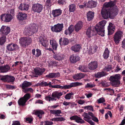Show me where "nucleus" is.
Returning a JSON list of instances; mask_svg holds the SVG:
<instances>
[{"instance_id": "nucleus-44", "label": "nucleus", "mask_w": 125, "mask_h": 125, "mask_svg": "<svg viewBox=\"0 0 125 125\" xmlns=\"http://www.w3.org/2000/svg\"><path fill=\"white\" fill-rule=\"evenodd\" d=\"M65 119L63 117H56L52 118L51 120L52 121H64Z\"/></svg>"}, {"instance_id": "nucleus-19", "label": "nucleus", "mask_w": 125, "mask_h": 125, "mask_svg": "<svg viewBox=\"0 0 125 125\" xmlns=\"http://www.w3.org/2000/svg\"><path fill=\"white\" fill-rule=\"evenodd\" d=\"M27 15L26 14L20 12L17 15V18L19 20L23 21L26 19Z\"/></svg>"}, {"instance_id": "nucleus-29", "label": "nucleus", "mask_w": 125, "mask_h": 125, "mask_svg": "<svg viewBox=\"0 0 125 125\" xmlns=\"http://www.w3.org/2000/svg\"><path fill=\"white\" fill-rule=\"evenodd\" d=\"M97 5V3L96 1L93 0L90 1L87 4V7L93 8L95 7Z\"/></svg>"}, {"instance_id": "nucleus-63", "label": "nucleus", "mask_w": 125, "mask_h": 125, "mask_svg": "<svg viewBox=\"0 0 125 125\" xmlns=\"http://www.w3.org/2000/svg\"><path fill=\"white\" fill-rule=\"evenodd\" d=\"M72 33L70 32V31L68 30L67 29L65 30L64 31V34L66 35H70Z\"/></svg>"}, {"instance_id": "nucleus-24", "label": "nucleus", "mask_w": 125, "mask_h": 125, "mask_svg": "<svg viewBox=\"0 0 125 125\" xmlns=\"http://www.w3.org/2000/svg\"><path fill=\"white\" fill-rule=\"evenodd\" d=\"M86 34L87 37L88 38H90L92 35H96V32H95V31H92L91 29V28L89 27L86 32Z\"/></svg>"}, {"instance_id": "nucleus-38", "label": "nucleus", "mask_w": 125, "mask_h": 125, "mask_svg": "<svg viewBox=\"0 0 125 125\" xmlns=\"http://www.w3.org/2000/svg\"><path fill=\"white\" fill-rule=\"evenodd\" d=\"M69 11L70 12H73L76 9L75 5L74 4L70 5L69 6Z\"/></svg>"}, {"instance_id": "nucleus-39", "label": "nucleus", "mask_w": 125, "mask_h": 125, "mask_svg": "<svg viewBox=\"0 0 125 125\" xmlns=\"http://www.w3.org/2000/svg\"><path fill=\"white\" fill-rule=\"evenodd\" d=\"M53 57L55 59L59 61L62 60L63 58L62 55L59 54L54 55Z\"/></svg>"}, {"instance_id": "nucleus-62", "label": "nucleus", "mask_w": 125, "mask_h": 125, "mask_svg": "<svg viewBox=\"0 0 125 125\" xmlns=\"http://www.w3.org/2000/svg\"><path fill=\"white\" fill-rule=\"evenodd\" d=\"M65 2L64 0H59L58 3L60 5H63L65 4Z\"/></svg>"}, {"instance_id": "nucleus-34", "label": "nucleus", "mask_w": 125, "mask_h": 125, "mask_svg": "<svg viewBox=\"0 0 125 125\" xmlns=\"http://www.w3.org/2000/svg\"><path fill=\"white\" fill-rule=\"evenodd\" d=\"M94 13L89 11L87 14V17L88 20L90 21L92 20L94 17Z\"/></svg>"}, {"instance_id": "nucleus-60", "label": "nucleus", "mask_w": 125, "mask_h": 125, "mask_svg": "<svg viewBox=\"0 0 125 125\" xmlns=\"http://www.w3.org/2000/svg\"><path fill=\"white\" fill-rule=\"evenodd\" d=\"M12 125H20V122L18 121H13Z\"/></svg>"}, {"instance_id": "nucleus-57", "label": "nucleus", "mask_w": 125, "mask_h": 125, "mask_svg": "<svg viewBox=\"0 0 125 125\" xmlns=\"http://www.w3.org/2000/svg\"><path fill=\"white\" fill-rule=\"evenodd\" d=\"M53 124L52 122L49 121H46L44 123V125H52Z\"/></svg>"}, {"instance_id": "nucleus-28", "label": "nucleus", "mask_w": 125, "mask_h": 125, "mask_svg": "<svg viewBox=\"0 0 125 125\" xmlns=\"http://www.w3.org/2000/svg\"><path fill=\"white\" fill-rule=\"evenodd\" d=\"M50 45L51 46L53 49L56 50L57 46L58 44L56 41L53 39L51 40L50 41Z\"/></svg>"}, {"instance_id": "nucleus-45", "label": "nucleus", "mask_w": 125, "mask_h": 125, "mask_svg": "<svg viewBox=\"0 0 125 125\" xmlns=\"http://www.w3.org/2000/svg\"><path fill=\"white\" fill-rule=\"evenodd\" d=\"M6 37L5 36H2L0 38V45L3 44L6 41Z\"/></svg>"}, {"instance_id": "nucleus-18", "label": "nucleus", "mask_w": 125, "mask_h": 125, "mask_svg": "<svg viewBox=\"0 0 125 125\" xmlns=\"http://www.w3.org/2000/svg\"><path fill=\"white\" fill-rule=\"evenodd\" d=\"M62 13V10L60 9L53 10L52 14L54 17H57L61 15Z\"/></svg>"}, {"instance_id": "nucleus-26", "label": "nucleus", "mask_w": 125, "mask_h": 125, "mask_svg": "<svg viewBox=\"0 0 125 125\" xmlns=\"http://www.w3.org/2000/svg\"><path fill=\"white\" fill-rule=\"evenodd\" d=\"M45 69L44 68H37L34 70L35 74L39 75H41L45 71Z\"/></svg>"}, {"instance_id": "nucleus-53", "label": "nucleus", "mask_w": 125, "mask_h": 125, "mask_svg": "<svg viewBox=\"0 0 125 125\" xmlns=\"http://www.w3.org/2000/svg\"><path fill=\"white\" fill-rule=\"evenodd\" d=\"M33 91V90L32 88H26L24 90V92L25 93L28 92H30L31 93H32Z\"/></svg>"}, {"instance_id": "nucleus-7", "label": "nucleus", "mask_w": 125, "mask_h": 125, "mask_svg": "<svg viewBox=\"0 0 125 125\" xmlns=\"http://www.w3.org/2000/svg\"><path fill=\"white\" fill-rule=\"evenodd\" d=\"M123 35V32L121 31H118L115 33L113 38L115 44H117L119 43Z\"/></svg>"}, {"instance_id": "nucleus-27", "label": "nucleus", "mask_w": 125, "mask_h": 125, "mask_svg": "<svg viewBox=\"0 0 125 125\" xmlns=\"http://www.w3.org/2000/svg\"><path fill=\"white\" fill-rule=\"evenodd\" d=\"M31 85V82L25 81L23 82L21 85H20V86L24 90L25 89V88L30 86Z\"/></svg>"}, {"instance_id": "nucleus-37", "label": "nucleus", "mask_w": 125, "mask_h": 125, "mask_svg": "<svg viewBox=\"0 0 125 125\" xmlns=\"http://www.w3.org/2000/svg\"><path fill=\"white\" fill-rule=\"evenodd\" d=\"M79 69L82 72H88L89 71L87 67L85 66H80L79 67Z\"/></svg>"}, {"instance_id": "nucleus-59", "label": "nucleus", "mask_w": 125, "mask_h": 125, "mask_svg": "<svg viewBox=\"0 0 125 125\" xmlns=\"http://www.w3.org/2000/svg\"><path fill=\"white\" fill-rule=\"evenodd\" d=\"M8 75L3 76L1 78V80L5 81H7Z\"/></svg>"}, {"instance_id": "nucleus-1", "label": "nucleus", "mask_w": 125, "mask_h": 125, "mask_svg": "<svg viewBox=\"0 0 125 125\" xmlns=\"http://www.w3.org/2000/svg\"><path fill=\"white\" fill-rule=\"evenodd\" d=\"M115 5V3L111 1L104 4L101 13L104 19H107L109 17L111 18L117 14L118 10Z\"/></svg>"}, {"instance_id": "nucleus-8", "label": "nucleus", "mask_w": 125, "mask_h": 125, "mask_svg": "<svg viewBox=\"0 0 125 125\" xmlns=\"http://www.w3.org/2000/svg\"><path fill=\"white\" fill-rule=\"evenodd\" d=\"M30 98V96L29 94H26L23 97L20 98L18 100V103L19 104V105H24L26 102Z\"/></svg>"}, {"instance_id": "nucleus-54", "label": "nucleus", "mask_w": 125, "mask_h": 125, "mask_svg": "<svg viewBox=\"0 0 125 125\" xmlns=\"http://www.w3.org/2000/svg\"><path fill=\"white\" fill-rule=\"evenodd\" d=\"M36 52L35 56L38 57L41 54V51L39 49H37L36 50Z\"/></svg>"}, {"instance_id": "nucleus-15", "label": "nucleus", "mask_w": 125, "mask_h": 125, "mask_svg": "<svg viewBox=\"0 0 125 125\" xmlns=\"http://www.w3.org/2000/svg\"><path fill=\"white\" fill-rule=\"evenodd\" d=\"M6 48L8 50L12 51L16 49H18L19 48V47L16 44L11 43L8 44Z\"/></svg>"}, {"instance_id": "nucleus-50", "label": "nucleus", "mask_w": 125, "mask_h": 125, "mask_svg": "<svg viewBox=\"0 0 125 125\" xmlns=\"http://www.w3.org/2000/svg\"><path fill=\"white\" fill-rule=\"evenodd\" d=\"M83 108L85 109L88 110H90L92 111H94L93 106L91 105H88L84 106Z\"/></svg>"}, {"instance_id": "nucleus-6", "label": "nucleus", "mask_w": 125, "mask_h": 125, "mask_svg": "<svg viewBox=\"0 0 125 125\" xmlns=\"http://www.w3.org/2000/svg\"><path fill=\"white\" fill-rule=\"evenodd\" d=\"M19 43L21 45L25 47L27 45H29L32 42V39L29 37H23L19 39Z\"/></svg>"}, {"instance_id": "nucleus-20", "label": "nucleus", "mask_w": 125, "mask_h": 125, "mask_svg": "<svg viewBox=\"0 0 125 125\" xmlns=\"http://www.w3.org/2000/svg\"><path fill=\"white\" fill-rule=\"evenodd\" d=\"M63 94V92L55 91L52 93L51 95V96L52 98H54L55 99V101H56V98H57L58 99L60 98V97Z\"/></svg>"}, {"instance_id": "nucleus-23", "label": "nucleus", "mask_w": 125, "mask_h": 125, "mask_svg": "<svg viewBox=\"0 0 125 125\" xmlns=\"http://www.w3.org/2000/svg\"><path fill=\"white\" fill-rule=\"evenodd\" d=\"M80 59L79 56L74 55H71L70 58L71 62L72 63H75L79 61Z\"/></svg>"}, {"instance_id": "nucleus-16", "label": "nucleus", "mask_w": 125, "mask_h": 125, "mask_svg": "<svg viewBox=\"0 0 125 125\" xmlns=\"http://www.w3.org/2000/svg\"><path fill=\"white\" fill-rule=\"evenodd\" d=\"M10 30L9 27L5 26H2L0 29V31L2 34L7 35L10 32Z\"/></svg>"}, {"instance_id": "nucleus-49", "label": "nucleus", "mask_w": 125, "mask_h": 125, "mask_svg": "<svg viewBox=\"0 0 125 125\" xmlns=\"http://www.w3.org/2000/svg\"><path fill=\"white\" fill-rule=\"evenodd\" d=\"M69 42V41L68 39L66 38H64L62 41V45H67Z\"/></svg>"}, {"instance_id": "nucleus-48", "label": "nucleus", "mask_w": 125, "mask_h": 125, "mask_svg": "<svg viewBox=\"0 0 125 125\" xmlns=\"http://www.w3.org/2000/svg\"><path fill=\"white\" fill-rule=\"evenodd\" d=\"M15 80L14 78L12 76L8 75L7 81L8 82H13Z\"/></svg>"}, {"instance_id": "nucleus-58", "label": "nucleus", "mask_w": 125, "mask_h": 125, "mask_svg": "<svg viewBox=\"0 0 125 125\" xmlns=\"http://www.w3.org/2000/svg\"><path fill=\"white\" fill-rule=\"evenodd\" d=\"M95 86L94 84L91 83H87L86 85V87H92Z\"/></svg>"}, {"instance_id": "nucleus-11", "label": "nucleus", "mask_w": 125, "mask_h": 125, "mask_svg": "<svg viewBox=\"0 0 125 125\" xmlns=\"http://www.w3.org/2000/svg\"><path fill=\"white\" fill-rule=\"evenodd\" d=\"M1 19L6 22H10L13 19L12 16L10 14L5 13L1 16Z\"/></svg>"}, {"instance_id": "nucleus-3", "label": "nucleus", "mask_w": 125, "mask_h": 125, "mask_svg": "<svg viewBox=\"0 0 125 125\" xmlns=\"http://www.w3.org/2000/svg\"><path fill=\"white\" fill-rule=\"evenodd\" d=\"M106 23L105 21H103L99 22L95 27L96 32L98 34L102 36H104V26Z\"/></svg>"}, {"instance_id": "nucleus-35", "label": "nucleus", "mask_w": 125, "mask_h": 125, "mask_svg": "<svg viewBox=\"0 0 125 125\" xmlns=\"http://www.w3.org/2000/svg\"><path fill=\"white\" fill-rule=\"evenodd\" d=\"M81 48V47L79 44H76L73 46L71 48L72 50L75 52H78L80 50Z\"/></svg>"}, {"instance_id": "nucleus-36", "label": "nucleus", "mask_w": 125, "mask_h": 125, "mask_svg": "<svg viewBox=\"0 0 125 125\" xmlns=\"http://www.w3.org/2000/svg\"><path fill=\"white\" fill-rule=\"evenodd\" d=\"M110 52L107 48H106L103 54L104 58L105 59H107L109 56Z\"/></svg>"}, {"instance_id": "nucleus-30", "label": "nucleus", "mask_w": 125, "mask_h": 125, "mask_svg": "<svg viewBox=\"0 0 125 125\" xmlns=\"http://www.w3.org/2000/svg\"><path fill=\"white\" fill-rule=\"evenodd\" d=\"M29 7V6L28 4L25 3L23 4H20L19 7V9L21 10H27L28 9Z\"/></svg>"}, {"instance_id": "nucleus-21", "label": "nucleus", "mask_w": 125, "mask_h": 125, "mask_svg": "<svg viewBox=\"0 0 125 125\" xmlns=\"http://www.w3.org/2000/svg\"><path fill=\"white\" fill-rule=\"evenodd\" d=\"M108 30L109 35H111L114 32L115 30V27L111 23H109V25L108 26Z\"/></svg>"}, {"instance_id": "nucleus-46", "label": "nucleus", "mask_w": 125, "mask_h": 125, "mask_svg": "<svg viewBox=\"0 0 125 125\" xmlns=\"http://www.w3.org/2000/svg\"><path fill=\"white\" fill-rule=\"evenodd\" d=\"M73 95V94L72 93H69L67 94L65 96L64 98L67 100H69L72 98V95Z\"/></svg>"}, {"instance_id": "nucleus-9", "label": "nucleus", "mask_w": 125, "mask_h": 125, "mask_svg": "<svg viewBox=\"0 0 125 125\" xmlns=\"http://www.w3.org/2000/svg\"><path fill=\"white\" fill-rule=\"evenodd\" d=\"M63 28V23H58L52 27L51 29L52 31L59 32L62 30Z\"/></svg>"}, {"instance_id": "nucleus-25", "label": "nucleus", "mask_w": 125, "mask_h": 125, "mask_svg": "<svg viewBox=\"0 0 125 125\" xmlns=\"http://www.w3.org/2000/svg\"><path fill=\"white\" fill-rule=\"evenodd\" d=\"M83 24L82 22H78L74 26L75 30L76 32H78L81 30L83 27Z\"/></svg>"}, {"instance_id": "nucleus-10", "label": "nucleus", "mask_w": 125, "mask_h": 125, "mask_svg": "<svg viewBox=\"0 0 125 125\" xmlns=\"http://www.w3.org/2000/svg\"><path fill=\"white\" fill-rule=\"evenodd\" d=\"M43 8L42 5L38 3L33 4L32 7V9L34 12L39 13L42 11Z\"/></svg>"}, {"instance_id": "nucleus-2", "label": "nucleus", "mask_w": 125, "mask_h": 125, "mask_svg": "<svg viewBox=\"0 0 125 125\" xmlns=\"http://www.w3.org/2000/svg\"><path fill=\"white\" fill-rule=\"evenodd\" d=\"M38 28L35 24H30L25 27L24 33L26 35H31L37 31Z\"/></svg>"}, {"instance_id": "nucleus-33", "label": "nucleus", "mask_w": 125, "mask_h": 125, "mask_svg": "<svg viewBox=\"0 0 125 125\" xmlns=\"http://www.w3.org/2000/svg\"><path fill=\"white\" fill-rule=\"evenodd\" d=\"M50 111L51 114L55 115L56 116H60V114L62 113L61 111L59 110H51Z\"/></svg>"}, {"instance_id": "nucleus-4", "label": "nucleus", "mask_w": 125, "mask_h": 125, "mask_svg": "<svg viewBox=\"0 0 125 125\" xmlns=\"http://www.w3.org/2000/svg\"><path fill=\"white\" fill-rule=\"evenodd\" d=\"M82 84V83H80L74 82L70 83L69 85H66L63 86H62L58 85H51V87L54 88H60L61 89H66L70 88L73 87L81 85Z\"/></svg>"}, {"instance_id": "nucleus-56", "label": "nucleus", "mask_w": 125, "mask_h": 125, "mask_svg": "<svg viewBox=\"0 0 125 125\" xmlns=\"http://www.w3.org/2000/svg\"><path fill=\"white\" fill-rule=\"evenodd\" d=\"M112 67L111 65H107L105 68V70L107 71H109L111 70Z\"/></svg>"}, {"instance_id": "nucleus-42", "label": "nucleus", "mask_w": 125, "mask_h": 125, "mask_svg": "<svg viewBox=\"0 0 125 125\" xmlns=\"http://www.w3.org/2000/svg\"><path fill=\"white\" fill-rule=\"evenodd\" d=\"M35 114L37 115L40 118H42V115L44 113L43 111L42 110H39L36 111L35 112Z\"/></svg>"}, {"instance_id": "nucleus-43", "label": "nucleus", "mask_w": 125, "mask_h": 125, "mask_svg": "<svg viewBox=\"0 0 125 125\" xmlns=\"http://www.w3.org/2000/svg\"><path fill=\"white\" fill-rule=\"evenodd\" d=\"M41 84L43 86H49L51 87L52 83L51 82H49L48 83L47 82L43 81L41 83Z\"/></svg>"}, {"instance_id": "nucleus-51", "label": "nucleus", "mask_w": 125, "mask_h": 125, "mask_svg": "<svg viewBox=\"0 0 125 125\" xmlns=\"http://www.w3.org/2000/svg\"><path fill=\"white\" fill-rule=\"evenodd\" d=\"M45 99L46 100L50 102L51 100L52 101H55V99L54 98H52V97H51L50 96H46L45 97Z\"/></svg>"}, {"instance_id": "nucleus-17", "label": "nucleus", "mask_w": 125, "mask_h": 125, "mask_svg": "<svg viewBox=\"0 0 125 125\" xmlns=\"http://www.w3.org/2000/svg\"><path fill=\"white\" fill-rule=\"evenodd\" d=\"M70 119L72 120H75L77 123L82 124L85 122L84 121L82 118L76 115H74L70 117Z\"/></svg>"}, {"instance_id": "nucleus-47", "label": "nucleus", "mask_w": 125, "mask_h": 125, "mask_svg": "<svg viewBox=\"0 0 125 125\" xmlns=\"http://www.w3.org/2000/svg\"><path fill=\"white\" fill-rule=\"evenodd\" d=\"M41 42L42 45L44 47H46L48 45V42L46 40H44L43 39L42 40Z\"/></svg>"}, {"instance_id": "nucleus-64", "label": "nucleus", "mask_w": 125, "mask_h": 125, "mask_svg": "<svg viewBox=\"0 0 125 125\" xmlns=\"http://www.w3.org/2000/svg\"><path fill=\"white\" fill-rule=\"evenodd\" d=\"M92 119L93 121L96 122H98L99 121L98 118L94 116L92 118Z\"/></svg>"}, {"instance_id": "nucleus-13", "label": "nucleus", "mask_w": 125, "mask_h": 125, "mask_svg": "<svg viewBox=\"0 0 125 125\" xmlns=\"http://www.w3.org/2000/svg\"><path fill=\"white\" fill-rule=\"evenodd\" d=\"M84 120L91 125H94L95 124L91 120V117L88 114L84 113L83 114Z\"/></svg>"}, {"instance_id": "nucleus-52", "label": "nucleus", "mask_w": 125, "mask_h": 125, "mask_svg": "<svg viewBox=\"0 0 125 125\" xmlns=\"http://www.w3.org/2000/svg\"><path fill=\"white\" fill-rule=\"evenodd\" d=\"M97 101L98 104H100L104 102H105V100L104 98L102 97L97 99Z\"/></svg>"}, {"instance_id": "nucleus-14", "label": "nucleus", "mask_w": 125, "mask_h": 125, "mask_svg": "<svg viewBox=\"0 0 125 125\" xmlns=\"http://www.w3.org/2000/svg\"><path fill=\"white\" fill-rule=\"evenodd\" d=\"M97 66L98 63L96 61L91 62L89 63L88 65V68L92 70L95 69L97 68Z\"/></svg>"}, {"instance_id": "nucleus-31", "label": "nucleus", "mask_w": 125, "mask_h": 125, "mask_svg": "<svg viewBox=\"0 0 125 125\" xmlns=\"http://www.w3.org/2000/svg\"><path fill=\"white\" fill-rule=\"evenodd\" d=\"M84 75L82 73H80L75 75L73 76V79L76 80H80L84 77Z\"/></svg>"}, {"instance_id": "nucleus-12", "label": "nucleus", "mask_w": 125, "mask_h": 125, "mask_svg": "<svg viewBox=\"0 0 125 125\" xmlns=\"http://www.w3.org/2000/svg\"><path fill=\"white\" fill-rule=\"evenodd\" d=\"M84 120L91 125H94L95 124L91 120V117L88 114L84 113L83 114Z\"/></svg>"}, {"instance_id": "nucleus-41", "label": "nucleus", "mask_w": 125, "mask_h": 125, "mask_svg": "<svg viewBox=\"0 0 125 125\" xmlns=\"http://www.w3.org/2000/svg\"><path fill=\"white\" fill-rule=\"evenodd\" d=\"M2 73H5L8 72L10 69V67L8 65L5 66H1Z\"/></svg>"}, {"instance_id": "nucleus-61", "label": "nucleus", "mask_w": 125, "mask_h": 125, "mask_svg": "<svg viewBox=\"0 0 125 125\" xmlns=\"http://www.w3.org/2000/svg\"><path fill=\"white\" fill-rule=\"evenodd\" d=\"M85 101L83 100H79L77 102L79 104L82 105L85 103Z\"/></svg>"}, {"instance_id": "nucleus-32", "label": "nucleus", "mask_w": 125, "mask_h": 125, "mask_svg": "<svg viewBox=\"0 0 125 125\" xmlns=\"http://www.w3.org/2000/svg\"><path fill=\"white\" fill-rule=\"evenodd\" d=\"M60 76V74L59 73H51L46 75V77L49 78H52Z\"/></svg>"}, {"instance_id": "nucleus-22", "label": "nucleus", "mask_w": 125, "mask_h": 125, "mask_svg": "<svg viewBox=\"0 0 125 125\" xmlns=\"http://www.w3.org/2000/svg\"><path fill=\"white\" fill-rule=\"evenodd\" d=\"M97 48V47L95 46H90L87 51V52L90 54L94 53L96 51Z\"/></svg>"}, {"instance_id": "nucleus-5", "label": "nucleus", "mask_w": 125, "mask_h": 125, "mask_svg": "<svg viewBox=\"0 0 125 125\" xmlns=\"http://www.w3.org/2000/svg\"><path fill=\"white\" fill-rule=\"evenodd\" d=\"M121 78V76L119 74H117L114 76H111L109 79L112 82V83L114 86H117L120 83L119 80Z\"/></svg>"}, {"instance_id": "nucleus-55", "label": "nucleus", "mask_w": 125, "mask_h": 125, "mask_svg": "<svg viewBox=\"0 0 125 125\" xmlns=\"http://www.w3.org/2000/svg\"><path fill=\"white\" fill-rule=\"evenodd\" d=\"M68 29L72 33L74 30V27L73 25H71L69 27Z\"/></svg>"}, {"instance_id": "nucleus-40", "label": "nucleus", "mask_w": 125, "mask_h": 125, "mask_svg": "<svg viewBox=\"0 0 125 125\" xmlns=\"http://www.w3.org/2000/svg\"><path fill=\"white\" fill-rule=\"evenodd\" d=\"M105 75V73L103 72H99L95 75V76L98 78H100L104 76Z\"/></svg>"}]
</instances>
